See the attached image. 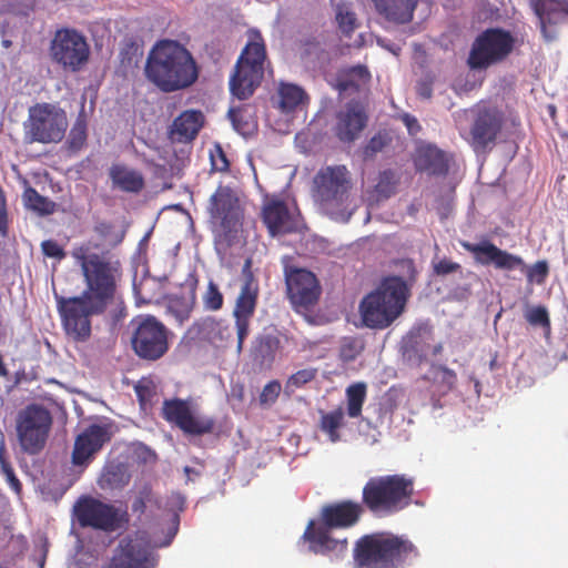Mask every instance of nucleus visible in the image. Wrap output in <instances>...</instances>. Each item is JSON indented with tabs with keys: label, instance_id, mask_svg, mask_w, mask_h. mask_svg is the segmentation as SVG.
<instances>
[{
	"label": "nucleus",
	"instance_id": "obj_1",
	"mask_svg": "<svg viewBox=\"0 0 568 568\" xmlns=\"http://www.w3.org/2000/svg\"><path fill=\"white\" fill-rule=\"evenodd\" d=\"M73 257L80 263L85 288L80 296L55 294L57 308L65 334L75 342H87L91 317L104 314L115 302L122 267L109 251L95 253L81 246L73 251Z\"/></svg>",
	"mask_w": 568,
	"mask_h": 568
},
{
	"label": "nucleus",
	"instance_id": "obj_2",
	"mask_svg": "<svg viewBox=\"0 0 568 568\" xmlns=\"http://www.w3.org/2000/svg\"><path fill=\"white\" fill-rule=\"evenodd\" d=\"M403 276L390 275L382 278L377 287L366 294L359 303L358 311L364 326L372 329H385L405 311L410 287L417 278V270L412 258L396 262Z\"/></svg>",
	"mask_w": 568,
	"mask_h": 568
},
{
	"label": "nucleus",
	"instance_id": "obj_3",
	"mask_svg": "<svg viewBox=\"0 0 568 568\" xmlns=\"http://www.w3.org/2000/svg\"><path fill=\"white\" fill-rule=\"evenodd\" d=\"M146 79L162 92L171 93L191 87L199 78L192 53L175 40H160L150 50L145 68Z\"/></svg>",
	"mask_w": 568,
	"mask_h": 568
},
{
	"label": "nucleus",
	"instance_id": "obj_4",
	"mask_svg": "<svg viewBox=\"0 0 568 568\" xmlns=\"http://www.w3.org/2000/svg\"><path fill=\"white\" fill-rule=\"evenodd\" d=\"M364 513L365 508L362 501L352 499L324 505L320 511V523L311 520L303 535L308 542L310 550L321 555L344 554L347 549V539L333 538L331 530L348 529L356 526Z\"/></svg>",
	"mask_w": 568,
	"mask_h": 568
},
{
	"label": "nucleus",
	"instance_id": "obj_5",
	"mask_svg": "<svg viewBox=\"0 0 568 568\" xmlns=\"http://www.w3.org/2000/svg\"><path fill=\"white\" fill-rule=\"evenodd\" d=\"M417 557L408 538L390 531L365 534L353 547L354 568H404Z\"/></svg>",
	"mask_w": 568,
	"mask_h": 568
},
{
	"label": "nucleus",
	"instance_id": "obj_6",
	"mask_svg": "<svg viewBox=\"0 0 568 568\" xmlns=\"http://www.w3.org/2000/svg\"><path fill=\"white\" fill-rule=\"evenodd\" d=\"M414 480L394 474L371 477L362 489V504L376 517H388L406 509L413 500Z\"/></svg>",
	"mask_w": 568,
	"mask_h": 568
},
{
	"label": "nucleus",
	"instance_id": "obj_7",
	"mask_svg": "<svg viewBox=\"0 0 568 568\" xmlns=\"http://www.w3.org/2000/svg\"><path fill=\"white\" fill-rule=\"evenodd\" d=\"M266 60L265 42L257 30L248 32V41L242 50L230 77V91L239 100L253 95L264 77Z\"/></svg>",
	"mask_w": 568,
	"mask_h": 568
},
{
	"label": "nucleus",
	"instance_id": "obj_8",
	"mask_svg": "<svg viewBox=\"0 0 568 568\" xmlns=\"http://www.w3.org/2000/svg\"><path fill=\"white\" fill-rule=\"evenodd\" d=\"M351 178L345 165L322 168L313 180V197L331 217L345 213L349 197Z\"/></svg>",
	"mask_w": 568,
	"mask_h": 568
},
{
	"label": "nucleus",
	"instance_id": "obj_9",
	"mask_svg": "<svg viewBox=\"0 0 568 568\" xmlns=\"http://www.w3.org/2000/svg\"><path fill=\"white\" fill-rule=\"evenodd\" d=\"M460 245L464 250L471 253L476 263L480 265H493L496 270L507 272L514 270L526 271L527 280L530 283L544 284L549 274V266L546 260L537 261L531 266H527L519 255L501 250L487 240L480 243L463 241Z\"/></svg>",
	"mask_w": 568,
	"mask_h": 568
},
{
	"label": "nucleus",
	"instance_id": "obj_10",
	"mask_svg": "<svg viewBox=\"0 0 568 568\" xmlns=\"http://www.w3.org/2000/svg\"><path fill=\"white\" fill-rule=\"evenodd\" d=\"M209 211L212 220L219 224L214 234L219 250L226 251L240 240L243 211L234 191L226 185H219L210 197Z\"/></svg>",
	"mask_w": 568,
	"mask_h": 568
},
{
	"label": "nucleus",
	"instance_id": "obj_11",
	"mask_svg": "<svg viewBox=\"0 0 568 568\" xmlns=\"http://www.w3.org/2000/svg\"><path fill=\"white\" fill-rule=\"evenodd\" d=\"M53 418L50 410L40 404H29L16 417V433L22 453L40 454L49 439Z\"/></svg>",
	"mask_w": 568,
	"mask_h": 568
},
{
	"label": "nucleus",
	"instance_id": "obj_12",
	"mask_svg": "<svg viewBox=\"0 0 568 568\" xmlns=\"http://www.w3.org/2000/svg\"><path fill=\"white\" fill-rule=\"evenodd\" d=\"M515 37L501 28H488L474 40L467 64L471 70H485L504 62L514 51Z\"/></svg>",
	"mask_w": 568,
	"mask_h": 568
},
{
	"label": "nucleus",
	"instance_id": "obj_13",
	"mask_svg": "<svg viewBox=\"0 0 568 568\" xmlns=\"http://www.w3.org/2000/svg\"><path fill=\"white\" fill-rule=\"evenodd\" d=\"M131 346L142 361L155 362L169 351V328L153 315H140L132 320Z\"/></svg>",
	"mask_w": 568,
	"mask_h": 568
},
{
	"label": "nucleus",
	"instance_id": "obj_14",
	"mask_svg": "<svg viewBox=\"0 0 568 568\" xmlns=\"http://www.w3.org/2000/svg\"><path fill=\"white\" fill-rule=\"evenodd\" d=\"M74 515L81 527L104 532L124 529L130 521L126 509L115 507L91 496H83L77 501Z\"/></svg>",
	"mask_w": 568,
	"mask_h": 568
},
{
	"label": "nucleus",
	"instance_id": "obj_15",
	"mask_svg": "<svg viewBox=\"0 0 568 568\" xmlns=\"http://www.w3.org/2000/svg\"><path fill=\"white\" fill-rule=\"evenodd\" d=\"M69 122L63 109L52 103H37L29 109L27 134L32 142L59 143L63 140Z\"/></svg>",
	"mask_w": 568,
	"mask_h": 568
},
{
	"label": "nucleus",
	"instance_id": "obj_16",
	"mask_svg": "<svg viewBox=\"0 0 568 568\" xmlns=\"http://www.w3.org/2000/svg\"><path fill=\"white\" fill-rule=\"evenodd\" d=\"M50 57L64 71L78 72L89 61L90 47L74 29L58 30L50 44Z\"/></svg>",
	"mask_w": 568,
	"mask_h": 568
},
{
	"label": "nucleus",
	"instance_id": "obj_17",
	"mask_svg": "<svg viewBox=\"0 0 568 568\" xmlns=\"http://www.w3.org/2000/svg\"><path fill=\"white\" fill-rule=\"evenodd\" d=\"M162 417L185 435L202 436L211 434L215 427L213 417L197 414L187 399H165L161 408Z\"/></svg>",
	"mask_w": 568,
	"mask_h": 568
},
{
	"label": "nucleus",
	"instance_id": "obj_18",
	"mask_svg": "<svg viewBox=\"0 0 568 568\" xmlns=\"http://www.w3.org/2000/svg\"><path fill=\"white\" fill-rule=\"evenodd\" d=\"M244 282L236 298L233 310L235 328L237 334V349L242 351L245 338L250 333V323L255 313L258 297V285L251 271V261L243 266Z\"/></svg>",
	"mask_w": 568,
	"mask_h": 568
},
{
	"label": "nucleus",
	"instance_id": "obj_19",
	"mask_svg": "<svg viewBox=\"0 0 568 568\" xmlns=\"http://www.w3.org/2000/svg\"><path fill=\"white\" fill-rule=\"evenodd\" d=\"M155 566L156 559L149 540L136 532L119 541L105 568H155Z\"/></svg>",
	"mask_w": 568,
	"mask_h": 568
},
{
	"label": "nucleus",
	"instance_id": "obj_20",
	"mask_svg": "<svg viewBox=\"0 0 568 568\" xmlns=\"http://www.w3.org/2000/svg\"><path fill=\"white\" fill-rule=\"evenodd\" d=\"M287 296L294 307L308 308L317 303L321 285L315 274L306 268L285 267Z\"/></svg>",
	"mask_w": 568,
	"mask_h": 568
},
{
	"label": "nucleus",
	"instance_id": "obj_21",
	"mask_svg": "<svg viewBox=\"0 0 568 568\" xmlns=\"http://www.w3.org/2000/svg\"><path fill=\"white\" fill-rule=\"evenodd\" d=\"M504 125V116L495 108L477 110L469 131V144L475 152H485L495 144Z\"/></svg>",
	"mask_w": 568,
	"mask_h": 568
},
{
	"label": "nucleus",
	"instance_id": "obj_22",
	"mask_svg": "<svg viewBox=\"0 0 568 568\" xmlns=\"http://www.w3.org/2000/svg\"><path fill=\"white\" fill-rule=\"evenodd\" d=\"M262 222L272 236L300 231V214L290 210L287 203L278 197L266 200L261 212Z\"/></svg>",
	"mask_w": 568,
	"mask_h": 568
},
{
	"label": "nucleus",
	"instance_id": "obj_23",
	"mask_svg": "<svg viewBox=\"0 0 568 568\" xmlns=\"http://www.w3.org/2000/svg\"><path fill=\"white\" fill-rule=\"evenodd\" d=\"M335 136L343 143L356 141L368 123V113L359 101L347 102L335 116Z\"/></svg>",
	"mask_w": 568,
	"mask_h": 568
},
{
	"label": "nucleus",
	"instance_id": "obj_24",
	"mask_svg": "<svg viewBox=\"0 0 568 568\" xmlns=\"http://www.w3.org/2000/svg\"><path fill=\"white\" fill-rule=\"evenodd\" d=\"M110 439L111 433L108 425L92 424L88 426L75 437L72 450L73 465H88Z\"/></svg>",
	"mask_w": 568,
	"mask_h": 568
},
{
	"label": "nucleus",
	"instance_id": "obj_25",
	"mask_svg": "<svg viewBox=\"0 0 568 568\" xmlns=\"http://www.w3.org/2000/svg\"><path fill=\"white\" fill-rule=\"evenodd\" d=\"M534 13L539 19L540 30L547 41L557 38L552 27L568 24V0H529Z\"/></svg>",
	"mask_w": 568,
	"mask_h": 568
},
{
	"label": "nucleus",
	"instance_id": "obj_26",
	"mask_svg": "<svg viewBox=\"0 0 568 568\" xmlns=\"http://www.w3.org/2000/svg\"><path fill=\"white\" fill-rule=\"evenodd\" d=\"M194 337L213 345H222L232 336L230 324L223 318L205 316L195 321L189 331Z\"/></svg>",
	"mask_w": 568,
	"mask_h": 568
},
{
	"label": "nucleus",
	"instance_id": "obj_27",
	"mask_svg": "<svg viewBox=\"0 0 568 568\" xmlns=\"http://www.w3.org/2000/svg\"><path fill=\"white\" fill-rule=\"evenodd\" d=\"M414 165L417 172L444 176L448 173L449 163L446 153L433 144L417 148L414 155Z\"/></svg>",
	"mask_w": 568,
	"mask_h": 568
},
{
	"label": "nucleus",
	"instance_id": "obj_28",
	"mask_svg": "<svg viewBox=\"0 0 568 568\" xmlns=\"http://www.w3.org/2000/svg\"><path fill=\"white\" fill-rule=\"evenodd\" d=\"M418 0H372L375 10L387 21L404 24L413 20Z\"/></svg>",
	"mask_w": 568,
	"mask_h": 568
},
{
	"label": "nucleus",
	"instance_id": "obj_29",
	"mask_svg": "<svg viewBox=\"0 0 568 568\" xmlns=\"http://www.w3.org/2000/svg\"><path fill=\"white\" fill-rule=\"evenodd\" d=\"M203 124L201 111L186 110L174 119L171 133L179 142H190L196 138Z\"/></svg>",
	"mask_w": 568,
	"mask_h": 568
},
{
	"label": "nucleus",
	"instance_id": "obj_30",
	"mask_svg": "<svg viewBox=\"0 0 568 568\" xmlns=\"http://www.w3.org/2000/svg\"><path fill=\"white\" fill-rule=\"evenodd\" d=\"M131 480V474L124 463L111 460L102 468L98 485L103 490H121Z\"/></svg>",
	"mask_w": 568,
	"mask_h": 568
},
{
	"label": "nucleus",
	"instance_id": "obj_31",
	"mask_svg": "<svg viewBox=\"0 0 568 568\" xmlns=\"http://www.w3.org/2000/svg\"><path fill=\"white\" fill-rule=\"evenodd\" d=\"M109 176L113 185L124 192L138 193L144 187L143 175L124 164H113L109 170Z\"/></svg>",
	"mask_w": 568,
	"mask_h": 568
},
{
	"label": "nucleus",
	"instance_id": "obj_32",
	"mask_svg": "<svg viewBox=\"0 0 568 568\" xmlns=\"http://www.w3.org/2000/svg\"><path fill=\"white\" fill-rule=\"evenodd\" d=\"M399 184V176L390 169L381 171L377 182L373 189L367 191V202L369 205H377L392 197Z\"/></svg>",
	"mask_w": 568,
	"mask_h": 568
},
{
	"label": "nucleus",
	"instance_id": "obj_33",
	"mask_svg": "<svg viewBox=\"0 0 568 568\" xmlns=\"http://www.w3.org/2000/svg\"><path fill=\"white\" fill-rule=\"evenodd\" d=\"M196 281L191 285L189 293L174 295L169 300L168 310L179 324H183L191 316L194 308Z\"/></svg>",
	"mask_w": 568,
	"mask_h": 568
},
{
	"label": "nucleus",
	"instance_id": "obj_34",
	"mask_svg": "<svg viewBox=\"0 0 568 568\" xmlns=\"http://www.w3.org/2000/svg\"><path fill=\"white\" fill-rule=\"evenodd\" d=\"M280 346L281 341L277 336L272 334L260 335L252 346V358L261 365L271 363L274 361Z\"/></svg>",
	"mask_w": 568,
	"mask_h": 568
},
{
	"label": "nucleus",
	"instance_id": "obj_35",
	"mask_svg": "<svg viewBox=\"0 0 568 568\" xmlns=\"http://www.w3.org/2000/svg\"><path fill=\"white\" fill-rule=\"evenodd\" d=\"M278 97L280 109L285 113L295 111L307 100L305 91L295 84H281L278 89Z\"/></svg>",
	"mask_w": 568,
	"mask_h": 568
},
{
	"label": "nucleus",
	"instance_id": "obj_36",
	"mask_svg": "<svg viewBox=\"0 0 568 568\" xmlns=\"http://www.w3.org/2000/svg\"><path fill=\"white\" fill-rule=\"evenodd\" d=\"M27 209L39 213L40 215H50L55 211V203L41 195L34 187L28 186L22 194Z\"/></svg>",
	"mask_w": 568,
	"mask_h": 568
},
{
	"label": "nucleus",
	"instance_id": "obj_37",
	"mask_svg": "<svg viewBox=\"0 0 568 568\" xmlns=\"http://www.w3.org/2000/svg\"><path fill=\"white\" fill-rule=\"evenodd\" d=\"M371 79L369 71L364 65H355L345 71L338 79L339 91L351 89L358 90L361 85L366 84Z\"/></svg>",
	"mask_w": 568,
	"mask_h": 568
},
{
	"label": "nucleus",
	"instance_id": "obj_38",
	"mask_svg": "<svg viewBox=\"0 0 568 568\" xmlns=\"http://www.w3.org/2000/svg\"><path fill=\"white\" fill-rule=\"evenodd\" d=\"M367 387L365 383H355L346 388L347 415L357 418L366 399Z\"/></svg>",
	"mask_w": 568,
	"mask_h": 568
},
{
	"label": "nucleus",
	"instance_id": "obj_39",
	"mask_svg": "<svg viewBox=\"0 0 568 568\" xmlns=\"http://www.w3.org/2000/svg\"><path fill=\"white\" fill-rule=\"evenodd\" d=\"M344 424V410L342 407H337L336 409L322 414L320 420L321 429L326 433L332 442H337L339 439L338 429Z\"/></svg>",
	"mask_w": 568,
	"mask_h": 568
},
{
	"label": "nucleus",
	"instance_id": "obj_40",
	"mask_svg": "<svg viewBox=\"0 0 568 568\" xmlns=\"http://www.w3.org/2000/svg\"><path fill=\"white\" fill-rule=\"evenodd\" d=\"M87 138V120L83 112H81L78 115L69 133V138L67 141L69 150L75 152L80 151L84 146Z\"/></svg>",
	"mask_w": 568,
	"mask_h": 568
},
{
	"label": "nucleus",
	"instance_id": "obj_41",
	"mask_svg": "<svg viewBox=\"0 0 568 568\" xmlns=\"http://www.w3.org/2000/svg\"><path fill=\"white\" fill-rule=\"evenodd\" d=\"M336 22L339 30L347 37H349L357 28L356 13L351 9L347 3H338L336 6Z\"/></svg>",
	"mask_w": 568,
	"mask_h": 568
},
{
	"label": "nucleus",
	"instance_id": "obj_42",
	"mask_svg": "<svg viewBox=\"0 0 568 568\" xmlns=\"http://www.w3.org/2000/svg\"><path fill=\"white\" fill-rule=\"evenodd\" d=\"M203 307L206 311L216 312L224 305V296L219 285L210 280L205 292L202 295Z\"/></svg>",
	"mask_w": 568,
	"mask_h": 568
},
{
	"label": "nucleus",
	"instance_id": "obj_43",
	"mask_svg": "<svg viewBox=\"0 0 568 568\" xmlns=\"http://www.w3.org/2000/svg\"><path fill=\"white\" fill-rule=\"evenodd\" d=\"M158 504V499L150 484L142 485L134 497L131 509L134 514L143 515L148 505Z\"/></svg>",
	"mask_w": 568,
	"mask_h": 568
},
{
	"label": "nucleus",
	"instance_id": "obj_44",
	"mask_svg": "<svg viewBox=\"0 0 568 568\" xmlns=\"http://www.w3.org/2000/svg\"><path fill=\"white\" fill-rule=\"evenodd\" d=\"M318 374V369L315 367H308L297 371L292 374L285 384L287 392H294L296 388H301L310 382L314 381Z\"/></svg>",
	"mask_w": 568,
	"mask_h": 568
},
{
	"label": "nucleus",
	"instance_id": "obj_45",
	"mask_svg": "<svg viewBox=\"0 0 568 568\" xmlns=\"http://www.w3.org/2000/svg\"><path fill=\"white\" fill-rule=\"evenodd\" d=\"M392 139L387 132H377L373 135L363 149L364 158H373L378 152H382L389 143Z\"/></svg>",
	"mask_w": 568,
	"mask_h": 568
},
{
	"label": "nucleus",
	"instance_id": "obj_46",
	"mask_svg": "<svg viewBox=\"0 0 568 568\" xmlns=\"http://www.w3.org/2000/svg\"><path fill=\"white\" fill-rule=\"evenodd\" d=\"M526 321L532 326H541L550 329V318L545 306H534L525 312Z\"/></svg>",
	"mask_w": 568,
	"mask_h": 568
},
{
	"label": "nucleus",
	"instance_id": "obj_47",
	"mask_svg": "<svg viewBox=\"0 0 568 568\" xmlns=\"http://www.w3.org/2000/svg\"><path fill=\"white\" fill-rule=\"evenodd\" d=\"M282 386L278 381L268 382L262 389L260 394V404L261 405H272L274 404L281 393Z\"/></svg>",
	"mask_w": 568,
	"mask_h": 568
},
{
	"label": "nucleus",
	"instance_id": "obj_48",
	"mask_svg": "<svg viewBox=\"0 0 568 568\" xmlns=\"http://www.w3.org/2000/svg\"><path fill=\"white\" fill-rule=\"evenodd\" d=\"M212 169L217 172H227L230 162L221 145L216 144L210 152Z\"/></svg>",
	"mask_w": 568,
	"mask_h": 568
},
{
	"label": "nucleus",
	"instance_id": "obj_49",
	"mask_svg": "<svg viewBox=\"0 0 568 568\" xmlns=\"http://www.w3.org/2000/svg\"><path fill=\"white\" fill-rule=\"evenodd\" d=\"M41 250L44 256L62 261L67 254L61 245L54 240H45L41 243Z\"/></svg>",
	"mask_w": 568,
	"mask_h": 568
},
{
	"label": "nucleus",
	"instance_id": "obj_50",
	"mask_svg": "<svg viewBox=\"0 0 568 568\" xmlns=\"http://www.w3.org/2000/svg\"><path fill=\"white\" fill-rule=\"evenodd\" d=\"M229 118L233 128L241 134L245 135L250 132L251 125L247 121H243V113L239 109H230Z\"/></svg>",
	"mask_w": 568,
	"mask_h": 568
},
{
	"label": "nucleus",
	"instance_id": "obj_51",
	"mask_svg": "<svg viewBox=\"0 0 568 568\" xmlns=\"http://www.w3.org/2000/svg\"><path fill=\"white\" fill-rule=\"evenodd\" d=\"M9 231V219L7 210V199L2 190H0V234L6 237Z\"/></svg>",
	"mask_w": 568,
	"mask_h": 568
},
{
	"label": "nucleus",
	"instance_id": "obj_52",
	"mask_svg": "<svg viewBox=\"0 0 568 568\" xmlns=\"http://www.w3.org/2000/svg\"><path fill=\"white\" fill-rule=\"evenodd\" d=\"M460 270V264L450 260L444 258L434 265V272L437 275H447Z\"/></svg>",
	"mask_w": 568,
	"mask_h": 568
},
{
	"label": "nucleus",
	"instance_id": "obj_53",
	"mask_svg": "<svg viewBox=\"0 0 568 568\" xmlns=\"http://www.w3.org/2000/svg\"><path fill=\"white\" fill-rule=\"evenodd\" d=\"M13 467L7 456V448L3 437L0 439V471L2 474L12 470Z\"/></svg>",
	"mask_w": 568,
	"mask_h": 568
},
{
	"label": "nucleus",
	"instance_id": "obj_54",
	"mask_svg": "<svg viewBox=\"0 0 568 568\" xmlns=\"http://www.w3.org/2000/svg\"><path fill=\"white\" fill-rule=\"evenodd\" d=\"M93 231L101 237L106 239L113 234L114 225L108 221H100L94 225Z\"/></svg>",
	"mask_w": 568,
	"mask_h": 568
},
{
	"label": "nucleus",
	"instance_id": "obj_55",
	"mask_svg": "<svg viewBox=\"0 0 568 568\" xmlns=\"http://www.w3.org/2000/svg\"><path fill=\"white\" fill-rule=\"evenodd\" d=\"M6 477V480L10 488L17 494L20 495L22 493V484L19 478L16 476L14 470H9L2 474Z\"/></svg>",
	"mask_w": 568,
	"mask_h": 568
},
{
	"label": "nucleus",
	"instance_id": "obj_56",
	"mask_svg": "<svg viewBox=\"0 0 568 568\" xmlns=\"http://www.w3.org/2000/svg\"><path fill=\"white\" fill-rule=\"evenodd\" d=\"M403 121L406 124L409 133H415L420 130V125L415 116L405 114L403 116Z\"/></svg>",
	"mask_w": 568,
	"mask_h": 568
},
{
	"label": "nucleus",
	"instance_id": "obj_57",
	"mask_svg": "<svg viewBox=\"0 0 568 568\" xmlns=\"http://www.w3.org/2000/svg\"><path fill=\"white\" fill-rule=\"evenodd\" d=\"M179 524H180V517L179 515L175 513L173 515V518H172V526L170 528V531H169V538L168 540L163 544V546H168L171 544L172 539L174 538V536L176 535L178 530H179Z\"/></svg>",
	"mask_w": 568,
	"mask_h": 568
},
{
	"label": "nucleus",
	"instance_id": "obj_58",
	"mask_svg": "<svg viewBox=\"0 0 568 568\" xmlns=\"http://www.w3.org/2000/svg\"><path fill=\"white\" fill-rule=\"evenodd\" d=\"M442 372H443V381L445 383H447L450 387L454 386V384L457 381L456 373L447 367H442Z\"/></svg>",
	"mask_w": 568,
	"mask_h": 568
},
{
	"label": "nucleus",
	"instance_id": "obj_59",
	"mask_svg": "<svg viewBox=\"0 0 568 568\" xmlns=\"http://www.w3.org/2000/svg\"><path fill=\"white\" fill-rule=\"evenodd\" d=\"M417 93L423 99H430L432 93H433L430 83H427V82L419 83L418 88H417Z\"/></svg>",
	"mask_w": 568,
	"mask_h": 568
},
{
	"label": "nucleus",
	"instance_id": "obj_60",
	"mask_svg": "<svg viewBox=\"0 0 568 568\" xmlns=\"http://www.w3.org/2000/svg\"><path fill=\"white\" fill-rule=\"evenodd\" d=\"M170 500L171 504L175 506L180 511L184 509L185 498L181 494H172Z\"/></svg>",
	"mask_w": 568,
	"mask_h": 568
},
{
	"label": "nucleus",
	"instance_id": "obj_61",
	"mask_svg": "<svg viewBox=\"0 0 568 568\" xmlns=\"http://www.w3.org/2000/svg\"><path fill=\"white\" fill-rule=\"evenodd\" d=\"M348 349H349V351L352 349V343H351V342H349V343H345V344H343V346H342V354H343V356H344L346 359H353L355 356H354V355H352V354H348V353H347V351H348Z\"/></svg>",
	"mask_w": 568,
	"mask_h": 568
},
{
	"label": "nucleus",
	"instance_id": "obj_62",
	"mask_svg": "<svg viewBox=\"0 0 568 568\" xmlns=\"http://www.w3.org/2000/svg\"><path fill=\"white\" fill-rule=\"evenodd\" d=\"M184 473L189 479H192V476H196V477L200 476V471H197L194 468L189 467V466L184 467Z\"/></svg>",
	"mask_w": 568,
	"mask_h": 568
},
{
	"label": "nucleus",
	"instance_id": "obj_63",
	"mask_svg": "<svg viewBox=\"0 0 568 568\" xmlns=\"http://www.w3.org/2000/svg\"><path fill=\"white\" fill-rule=\"evenodd\" d=\"M138 294L140 295L141 300L144 301V302H151L152 298L151 297H146V296H143L142 295V286L138 290Z\"/></svg>",
	"mask_w": 568,
	"mask_h": 568
},
{
	"label": "nucleus",
	"instance_id": "obj_64",
	"mask_svg": "<svg viewBox=\"0 0 568 568\" xmlns=\"http://www.w3.org/2000/svg\"><path fill=\"white\" fill-rule=\"evenodd\" d=\"M442 349H443V346H442L440 344L436 345V346L434 347V354H438V353H440V352H442Z\"/></svg>",
	"mask_w": 568,
	"mask_h": 568
}]
</instances>
